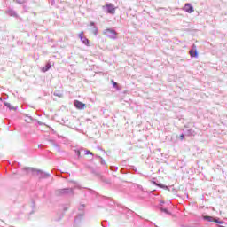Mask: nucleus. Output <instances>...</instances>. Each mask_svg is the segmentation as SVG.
I'll return each mask as SVG.
<instances>
[{"label": "nucleus", "mask_w": 227, "mask_h": 227, "mask_svg": "<svg viewBox=\"0 0 227 227\" xmlns=\"http://www.w3.org/2000/svg\"><path fill=\"white\" fill-rule=\"evenodd\" d=\"M104 36H106V38H109L110 40H116L118 38V34L116 33V30L113 28H106L103 31Z\"/></svg>", "instance_id": "f257e3e1"}, {"label": "nucleus", "mask_w": 227, "mask_h": 227, "mask_svg": "<svg viewBox=\"0 0 227 227\" xmlns=\"http://www.w3.org/2000/svg\"><path fill=\"white\" fill-rule=\"evenodd\" d=\"M103 9L106 13H110L111 15H114V13H116V7H114L113 4H106L105 6H103Z\"/></svg>", "instance_id": "f03ea898"}, {"label": "nucleus", "mask_w": 227, "mask_h": 227, "mask_svg": "<svg viewBox=\"0 0 227 227\" xmlns=\"http://www.w3.org/2000/svg\"><path fill=\"white\" fill-rule=\"evenodd\" d=\"M184 11L186 12V13H192V12H194V7L191 4H185Z\"/></svg>", "instance_id": "7ed1b4c3"}, {"label": "nucleus", "mask_w": 227, "mask_h": 227, "mask_svg": "<svg viewBox=\"0 0 227 227\" xmlns=\"http://www.w3.org/2000/svg\"><path fill=\"white\" fill-rule=\"evenodd\" d=\"M68 192H72V189H59L57 190L56 194L57 196H61L63 194H68Z\"/></svg>", "instance_id": "20e7f679"}, {"label": "nucleus", "mask_w": 227, "mask_h": 227, "mask_svg": "<svg viewBox=\"0 0 227 227\" xmlns=\"http://www.w3.org/2000/svg\"><path fill=\"white\" fill-rule=\"evenodd\" d=\"M74 107H76V109H84L86 107V104L79 100H74Z\"/></svg>", "instance_id": "39448f33"}, {"label": "nucleus", "mask_w": 227, "mask_h": 227, "mask_svg": "<svg viewBox=\"0 0 227 227\" xmlns=\"http://www.w3.org/2000/svg\"><path fill=\"white\" fill-rule=\"evenodd\" d=\"M190 56L192 58L198 57V51L196 50V46H193V48L190 51Z\"/></svg>", "instance_id": "423d86ee"}, {"label": "nucleus", "mask_w": 227, "mask_h": 227, "mask_svg": "<svg viewBox=\"0 0 227 227\" xmlns=\"http://www.w3.org/2000/svg\"><path fill=\"white\" fill-rule=\"evenodd\" d=\"M152 184H153V185H157L158 187H160V189H168V186H166L162 184H156L155 181H152Z\"/></svg>", "instance_id": "0eeeda50"}, {"label": "nucleus", "mask_w": 227, "mask_h": 227, "mask_svg": "<svg viewBox=\"0 0 227 227\" xmlns=\"http://www.w3.org/2000/svg\"><path fill=\"white\" fill-rule=\"evenodd\" d=\"M81 41L82 42V43H84V45H87V47H90V40H88V38H86V36L82 39H81Z\"/></svg>", "instance_id": "6e6552de"}, {"label": "nucleus", "mask_w": 227, "mask_h": 227, "mask_svg": "<svg viewBox=\"0 0 227 227\" xmlns=\"http://www.w3.org/2000/svg\"><path fill=\"white\" fill-rule=\"evenodd\" d=\"M51 69V64H47L44 67H43V72H48Z\"/></svg>", "instance_id": "1a4fd4ad"}, {"label": "nucleus", "mask_w": 227, "mask_h": 227, "mask_svg": "<svg viewBox=\"0 0 227 227\" xmlns=\"http://www.w3.org/2000/svg\"><path fill=\"white\" fill-rule=\"evenodd\" d=\"M204 219H206V221H208L209 223H214V217L212 216H204Z\"/></svg>", "instance_id": "9d476101"}, {"label": "nucleus", "mask_w": 227, "mask_h": 227, "mask_svg": "<svg viewBox=\"0 0 227 227\" xmlns=\"http://www.w3.org/2000/svg\"><path fill=\"white\" fill-rule=\"evenodd\" d=\"M84 37H85L84 36V32L83 31L80 32V34H79L80 40H82V38H84Z\"/></svg>", "instance_id": "9b49d317"}, {"label": "nucleus", "mask_w": 227, "mask_h": 227, "mask_svg": "<svg viewBox=\"0 0 227 227\" xmlns=\"http://www.w3.org/2000/svg\"><path fill=\"white\" fill-rule=\"evenodd\" d=\"M111 82H112L114 88H118V83L116 82H114V80H111Z\"/></svg>", "instance_id": "f8f14e48"}, {"label": "nucleus", "mask_w": 227, "mask_h": 227, "mask_svg": "<svg viewBox=\"0 0 227 227\" xmlns=\"http://www.w3.org/2000/svg\"><path fill=\"white\" fill-rule=\"evenodd\" d=\"M213 223H218V224H223V222H220L219 220L213 218Z\"/></svg>", "instance_id": "ddd939ff"}, {"label": "nucleus", "mask_w": 227, "mask_h": 227, "mask_svg": "<svg viewBox=\"0 0 227 227\" xmlns=\"http://www.w3.org/2000/svg\"><path fill=\"white\" fill-rule=\"evenodd\" d=\"M85 155H93V153L87 150V151H85Z\"/></svg>", "instance_id": "4468645a"}, {"label": "nucleus", "mask_w": 227, "mask_h": 227, "mask_svg": "<svg viewBox=\"0 0 227 227\" xmlns=\"http://www.w3.org/2000/svg\"><path fill=\"white\" fill-rule=\"evenodd\" d=\"M160 211H161V212H165L166 214H169V213L168 212V209L160 208Z\"/></svg>", "instance_id": "2eb2a0df"}, {"label": "nucleus", "mask_w": 227, "mask_h": 227, "mask_svg": "<svg viewBox=\"0 0 227 227\" xmlns=\"http://www.w3.org/2000/svg\"><path fill=\"white\" fill-rule=\"evenodd\" d=\"M184 137H185V136L184 134L180 135L181 141H183Z\"/></svg>", "instance_id": "dca6fc26"}]
</instances>
